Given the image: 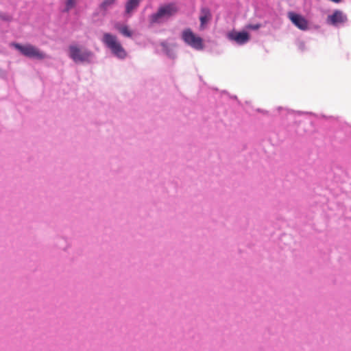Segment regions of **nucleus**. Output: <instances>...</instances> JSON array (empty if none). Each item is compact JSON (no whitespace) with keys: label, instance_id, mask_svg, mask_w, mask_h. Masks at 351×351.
Wrapping results in <instances>:
<instances>
[{"label":"nucleus","instance_id":"obj_1","mask_svg":"<svg viewBox=\"0 0 351 351\" xmlns=\"http://www.w3.org/2000/svg\"><path fill=\"white\" fill-rule=\"evenodd\" d=\"M178 8L174 3H169L160 6L158 11L149 16L150 23H160L171 17L178 12Z\"/></svg>","mask_w":351,"mask_h":351},{"label":"nucleus","instance_id":"obj_2","mask_svg":"<svg viewBox=\"0 0 351 351\" xmlns=\"http://www.w3.org/2000/svg\"><path fill=\"white\" fill-rule=\"evenodd\" d=\"M102 41L117 58L123 59L126 57L127 53L125 50L115 36L109 33H105L103 36Z\"/></svg>","mask_w":351,"mask_h":351},{"label":"nucleus","instance_id":"obj_3","mask_svg":"<svg viewBox=\"0 0 351 351\" xmlns=\"http://www.w3.org/2000/svg\"><path fill=\"white\" fill-rule=\"evenodd\" d=\"M69 57L76 63H89L93 53L87 49L80 48L72 45L69 47Z\"/></svg>","mask_w":351,"mask_h":351},{"label":"nucleus","instance_id":"obj_4","mask_svg":"<svg viewBox=\"0 0 351 351\" xmlns=\"http://www.w3.org/2000/svg\"><path fill=\"white\" fill-rule=\"evenodd\" d=\"M12 46L25 57L40 60L47 58V55L43 51L31 44L21 45L14 43L12 44Z\"/></svg>","mask_w":351,"mask_h":351},{"label":"nucleus","instance_id":"obj_5","mask_svg":"<svg viewBox=\"0 0 351 351\" xmlns=\"http://www.w3.org/2000/svg\"><path fill=\"white\" fill-rule=\"evenodd\" d=\"M181 38L185 44L195 50L201 51L204 48L202 38L195 34L190 28H186L182 31Z\"/></svg>","mask_w":351,"mask_h":351},{"label":"nucleus","instance_id":"obj_6","mask_svg":"<svg viewBox=\"0 0 351 351\" xmlns=\"http://www.w3.org/2000/svg\"><path fill=\"white\" fill-rule=\"evenodd\" d=\"M289 19L291 23L296 26L298 29L305 31L308 29V21L301 14L289 12L287 14Z\"/></svg>","mask_w":351,"mask_h":351},{"label":"nucleus","instance_id":"obj_7","mask_svg":"<svg viewBox=\"0 0 351 351\" xmlns=\"http://www.w3.org/2000/svg\"><path fill=\"white\" fill-rule=\"evenodd\" d=\"M228 38L239 45H243L249 41L250 34L247 32H232L228 33Z\"/></svg>","mask_w":351,"mask_h":351},{"label":"nucleus","instance_id":"obj_8","mask_svg":"<svg viewBox=\"0 0 351 351\" xmlns=\"http://www.w3.org/2000/svg\"><path fill=\"white\" fill-rule=\"evenodd\" d=\"M328 22L332 25L344 23L347 21L346 16L340 10H335L332 14L328 16Z\"/></svg>","mask_w":351,"mask_h":351},{"label":"nucleus","instance_id":"obj_9","mask_svg":"<svg viewBox=\"0 0 351 351\" xmlns=\"http://www.w3.org/2000/svg\"><path fill=\"white\" fill-rule=\"evenodd\" d=\"M211 14L210 10L207 8H202L201 9V15L199 17L200 20V28L204 29V25L210 20Z\"/></svg>","mask_w":351,"mask_h":351},{"label":"nucleus","instance_id":"obj_10","mask_svg":"<svg viewBox=\"0 0 351 351\" xmlns=\"http://www.w3.org/2000/svg\"><path fill=\"white\" fill-rule=\"evenodd\" d=\"M141 0H128L125 3V13L130 14L134 10H136Z\"/></svg>","mask_w":351,"mask_h":351},{"label":"nucleus","instance_id":"obj_11","mask_svg":"<svg viewBox=\"0 0 351 351\" xmlns=\"http://www.w3.org/2000/svg\"><path fill=\"white\" fill-rule=\"evenodd\" d=\"M114 27L118 30L122 35L126 37H131L132 35V32L130 30L127 25H123L119 23H117Z\"/></svg>","mask_w":351,"mask_h":351},{"label":"nucleus","instance_id":"obj_12","mask_svg":"<svg viewBox=\"0 0 351 351\" xmlns=\"http://www.w3.org/2000/svg\"><path fill=\"white\" fill-rule=\"evenodd\" d=\"M117 0H103L99 5V9L104 12H106L109 8L115 3Z\"/></svg>","mask_w":351,"mask_h":351},{"label":"nucleus","instance_id":"obj_13","mask_svg":"<svg viewBox=\"0 0 351 351\" xmlns=\"http://www.w3.org/2000/svg\"><path fill=\"white\" fill-rule=\"evenodd\" d=\"M78 0H66L65 11L69 12L75 8Z\"/></svg>","mask_w":351,"mask_h":351},{"label":"nucleus","instance_id":"obj_14","mask_svg":"<svg viewBox=\"0 0 351 351\" xmlns=\"http://www.w3.org/2000/svg\"><path fill=\"white\" fill-rule=\"evenodd\" d=\"M261 27V25L260 24H255V25H247V28L249 29H254V30H256L258 29H259Z\"/></svg>","mask_w":351,"mask_h":351}]
</instances>
